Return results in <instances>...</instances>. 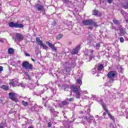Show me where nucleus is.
Listing matches in <instances>:
<instances>
[{"label": "nucleus", "mask_w": 128, "mask_h": 128, "mask_svg": "<svg viewBox=\"0 0 128 128\" xmlns=\"http://www.w3.org/2000/svg\"><path fill=\"white\" fill-rule=\"evenodd\" d=\"M90 52L91 53V54L90 56V60H92V58H94V54H92L94 50H90Z\"/></svg>", "instance_id": "27"}, {"label": "nucleus", "mask_w": 128, "mask_h": 128, "mask_svg": "<svg viewBox=\"0 0 128 128\" xmlns=\"http://www.w3.org/2000/svg\"><path fill=\"white\" fill-rule=\"evenodd\" d=\"M98 115H97V116H96V118H98Z\"/></svg>", "instance_id": "63"}, {"label": "nucleus", "mask_w": 128, "mask_h": 128, "mask_svg": "<svg viewBox=\"0 0 128 128\" xmlns=\"http://www.w3.org/2000/svg\"><path fill=\"white\" fill-rule=\"evenodd\" d=\"M70 88L72 92H74V94H76L75 96L76 98H78V100L80 98L81 96H84V94H88V92L86 90L82 91L80 89V88H78V86H72Z\"/></svg>", "instance_id": "1"}, {"label": "nucleus", "mask_w": 128, "mask_h": 128, "mask_svg": "<svg viewBox=\"0 0 128 128\" xmlns=\"http://www.w3.org/2000/svg\"><path fill=\"white\" fill-rule=\"evenodd\" d=\"M108 2V4H112V0H106Z\"/></svg>", "instance_id": "47"}, {"label": "nucleus", "mask_w": 128, "mask_h": 128, "mask_svg": "<svg viewBox=\"0 0 128 128\" xmlns=\"http://www.w3.org/2000/svg\"><path fill=\"white\" fill-rule=\"evenodd\" d=\"M16 22L14 23V22H10L9 23V26L10 28H16Z\"/></svg>", "instance_id": "22"}, {"label": "nucleus", "mask_w": 128, "mask_h": 128, "mask_svg": "<svg viewBox=\"0 0 128 128\" xmlns=\"http://www.w3.org/2000/svg\"><path fill=\"white\" fill-rule=\"evenodd\" d=\"M4 70V68L2 66H0V72H2Z\"/></svg>", "instance_id": "44"}, {"label": "nucleus", "mask_w": 128, "mask_h": 128, "mask_svg": "<svg viewBox=\"0 0 128 128\" xmlns=\"http://www.w3.org/2000/svg\"><path fill=\"white\" fill-rule=\"evenodd\" d=\"M120 12L124 18H126V16L128 15V14L124 10H120Z\"/></svg>", "instance_id": "24"}, {"label": "nucleus", "mask_w": 128, "mask_h": 128, "mask_svg": "<svg viewBox=\"0 0 128 128\" xmlns=\"http://www.w3.org/2000/svg\"><path fill=\"white\" fill-rule=\"evenodd\" d=\"M66 72H66V69H64V70H62V73L63 74H66Z\"/></svg>", "instance_id": "38"}, {"label": "nucleus", "mask_w": 128, "mask_h": 128, "mask_svg": "<svg viewBox=\"0 0 128 128\" xmlns=\"http://www.w3.org/2000/svg\"><path fill=\"white\" fill-rule=\"evenodd\" d=\"M44 90H40V91L37 90L36 92H34V94H35L36 96H40V94H44Z\"/></svg>", "instance_id": "16"}, {"label": "nucleus", "mask_w": 128, "mask_h": 128, "mask_svg": "<svg viewBox=\"0 0 128 128\" xmlns=\"http://www.w3.org/2000/svg\"><path fill=\"white\" fill-rule=\"evenodd\" d=\"M99 102H100V104L102 106V108L105 110L106 112L108 114L109 118L113 120V122H114L116 120L114 119V116H112V114L108 112V110L106 109V104L104 103V101H102V99H100Z\"/></svg>", "instance_id": "3"}, {"label": "nucleus", "mask_w": 128, "mask_h": 128, "mask_svg": "<svg viewBox=\"0 0 128 128\" xmlns=\"http://www.w3.org/2000/svg\"><path fill=\"white\" fill-rule=\"evenodd\" d=\"M28 128H32V126H30V127H28Z\"/></svg>", "instance_id": "61"}, {"label": "nucleus", "mask_w": 128, "mask_h": 128, "mask_svg": "<svg viewBox=\"0 0 128 128\" xmlns=\"http://www.w3.org/2000/svg\"><path fill=\"white\" fill-rule=\"evenodd\" d=\"M20 86L22 88H26V84L22 82L20 84Z\"/></svg>", "instance_id": "36"}, {"label": "nucleus", "mask_w": 128, "mask_h": 128, "mask_svg": "<svg viewBox=\"0 0 128 128\" xmlns=\"http://www.w3.org/2000/svg\"><path fill=\"white\" fill-rule=\"evenodd\" d=\"M50 113L52 114L54 116H56V114H58V112L54 110V109L52 108H50Z\"/></svg>", "instance_id": "15"}, {"label": "nucleus", "mask_w": 128, "mask_h": 128, "mask_svg": "<svg viewBox=\"0 0 128 128\" xmlns=\"http://www.w3.org/2000/svg\"><path fill=\"white\" fill-rule=\"evenodd\" d=\"M113 22H114V24H118V20H114Z\"/></svg>", "instance_id": "37"}, {"label": "nucleus", "mask_w": 128, "mask_h": 128, "mask_svg": "<svg viewBox=\"0 0 128 128\" xmlns=\"http://www.w3.org/2000/svg\"><path fill=\"white\" fill-rule=\"evenodd\" d=\"M98 11L96 10H94L93 14L94 16H98Z\"/></svg>", "instance_id": "33"}, {"label": "nucleus", "mask_w": 128, "mask_h": 128, "mask_svg": "<svg viewBox=\"0 0 128 128\" xmlns=\"http://www.w3.org/2000/svg\"><path fill=\"white\" fill-rule=\"evenodd\" d=\"M113 92L114 94V98H116V94H118V91L116 89H114L113 90Z\"/></svg>", "instance_id": "28"}, {"label": "nucleus", "mask_w": 128, "mask_h": 128, "mask_svg": "<svg viewBox=\"0 0 128 128\" xmlns=\"http://www.w3.org/2000/svg\"><path fill=\"white\" fill-rule=\"evenodd\" d=\"M32 62H34V61H35L34 59H33V58H32Z\"/></svg>", "instance_id": "57"}, {"label": "nucleus", "mask_w": 128, "mask_h": 128, "mask_svg": "<svg viewBox=\"0 0 128 128\" xmlns=\"http://www.w3.org/2000/svg\"><path fill=\"white\" fill-rule=\"evenodd\" d=\"M124 58H128V56H124Z\"/></svg>", "instance_id": "62"}, {"label": "nucleus", "mask_w": 128, "mask_h": 128, "mask_svg": "<svg viewBox=\"0 0 128 128\" xmlns=\"http://www.w3.org/2000/svg\"><path fill=\"white\" fill-rule=\"evenodd\" d=\"M63 2H64V4H68V0H64Z\"/></svg>", "instance_id": "48"}, {"label": "nucleus", "mask_w": 128, "mask_h": 128, "mask_svg": "<svg viewBox=\"0 0 128 128\" xmlns=\"http://www.w3.org/2000/svg\"><path fill=\"white\" fill-rule=\"evenodd\" d=\"M62 38V34H59L56 36V40H60Z\"/></svg>", "instance_id": "31"}, {"label": "nucleus", "mask_w": 128, "mask_h": 128, "mask_svg": "<svg viewBox=\"0 0 128 128\" xmlns=\"http://www.w3.org/2000/svg\"><path fill=\"white\" fill-rule=\"evenodd\" d=\"M82 24L83 26H98L96 22L92 20H84L82 21Z\"/></svg>", "instance_id": "4"}, {"label": "nucleus", "mask_w": 128, "mask_h": 128, "mask_svg": "<svg viewBox=\"0 0 128 128\" xmlns=\"http://www.w3.org/2000/svg\"><path fill=\"white\" fill-rule=\"evenodd\" d=\"M88 28H89V30H92V26H89Z\"/></svg>", "instance_id": "51"}, {"label": "nucleus", "mask_w": 128, "mask_h": 128, "mask_svg": "<svg viewBox=\"0 0 128 128\" xmlns=\"http://www.w3.org/2000/svg\"><path fill=\"white\" fill-rule=\"evenodd\" d=\"M39 108H42V106H38V105H35L34 106L31 108L32 112H40Z\"/></svg>", "instance_id": "11"}, {"label": "nucleus", "mask_w": 128, "mask_h": 128, "mask_svg": "<svg viewBox=\"0 0 128 128\" xmlns=\"http://www.w3.org/2000/svg\"><path fill=\"white\" fill-rule=\"evenodd\" d=\"M18 82V81H16V80H14V82Z\"/></svg>", "instance_id": "58"}, {"label": "nucleus", "mask_w": 128, "mask_h": 128, "mask_svg": "<svg viewBox=\"0 0 128 128\" xmlns=\"http://www.w3.org/2000/svg\"><path fill=\"white\" fill-rule=\"evenodd\" d=\"M76 2H80V4L82 6H84L86 4V1L85 0H75Z\"/></svg>", "instance_id": "20"}, {"label": "nucleus", "mask_w": 128, "mask_h": 128, "mask_svg": "<svg viewBox=\"0 0 128 128\" xmlns=\"http://www.w3.org/2000/svg\"><path fill=\"white\" fill-rule=\"evenodd\" d=\"M66 128H70V126L68 125L67 126H66Z\"/></svg>", "instance_id": "55"}, {"label": "nucleus", "mask_w": 128, "mask_h": 128, "mask_svg": "<svg viewBox=\"0 0 128 128\" xmlns=\"http://www.w3.org/2000/svg\"><path fill=\"white\" fill-rule=\"evenodd\" d=\"M50 90L53 94H56V89L55 88H50Z\"/></svg>", "instance_id": "23"}, {"label": "nucleus", "mask_w": 128, "mask_h": 128, "mask_svg": "<svg viewBox=\"0 0 128 128\" xmlns=\"http://www.w3.org/2000/svg\"><path fill=\"white\" fill-rule=\"evenodd\" d=\"M97 98H98V97H96V96L94 95V94L92 95L91 99L92 100H96Z\"/></svg>", "instance_id": "29"}, {"label": "nucleus", "mask_w": 128, "mask_h": 128, "mask_svg": "<svg viewBox=\"0 0 128 128\" xmlns=\"http://www.w3.org/2000/svg\"><path fill=\"white\" fill-rule=\"evenodd\" d=\"M106 112L103 113V114H102L103 116H106Z\"/></svg>", "instance_id": "53"}, {"label": "nucleus", "mask_w": 128, "mask_h": 128, "mask_svg": "<svg viewBox=\"0 0 128 128\" xmlns=\"http://www.w3.org/2000/svg\"><path fill=\"white\" fill-rule=\"evenodd\" d=\"M96 68H94L93 70H92V74H96Z\"/></svg>", "instance_id": "39"}, {"label": "nucleus", "mask_w": 128, "mask_h": 128, "mask_svg": "<svg viewBox=\"0 0 128 128\" xmlns=\"http://www.w3.org/2000/svg\"><path fill=\"white\" fill-rule=\"evenodd\" d=\"M24 36L23 34H20V33H16V40H18V42H22L24 40Z\"/></svg>", "instance_id": "8"}, {"label": "nucleus", "mask_w": 128, "mask_h": 128, "mask_svg": "<svg viewBox=\"0 0 128 128\" xmlns=\"http://www.w3.org/2000/svg\"><path fill=\"white\" fill-rule=\"evenodd\" d=\"M36 41L37 42L38 44L40 46H42V48L44 50H48V46L42 44V41L40 40V38H36Z\"/></svg>", "instance_id": "7"}, {"label": "nucleus", "mask_w": 128, "mask_h": 128, "mask_svg": "<svg viewBox=\"0 0 128 128\" xmlns=\"http://www.w3.org/2000/svg\"><path fill=\"white\" fill-rule=\"evenodd\" d=\"M110 128H114V126H112V124L110 123Z\"/></svg>", "instance_id": "49"}, {"label": "nucleus", "mask_w": 128, "mask_h": 128, "mask_svg": "<svg viewBox=\"0 0 128 128\" xmlns=\"http://www.w3.org/2000/svg\"><path fill=\"white\" fill-rule=\"evenodd\" d=\"M14 80H16V82H18V79L12 80V82L10 83V84L12 86H16V84L14 83Z\"/></svg>", "instance_id": "26"}, {"label": "nucleus", "mask_w": 128, "mask_h": 128, "mask_svg": "<svg viewBox=\"0 0 128 128\" xmlns=\"http://www.w3.org/2000/svg\"><path fill=\"white\" fill-rule=\"evenodd\" d=\"M104 92H105V94L106 96H110V91H108V90H105Z\"/></svg>", "instance_id": "30"}, {"label": "nucleus", "mask_w": 128, "mask_h": 128, "mask_svg": "<svg viewBox=\"0 0 128 128\" xmlns=\"http://www.w3.org/2000/svg\"><path fill=\"white\" fill-rule=\"evenodd\" d=\"M22 66L25 70H32V64H30V62L28 61L24 62L22 63Z\"/></svg>", "instance_id": "5"}, {"label": "nucleus", "mask_w": 128, "mask_h": 128, "mask_svg": "<svg viewBox=\"0 0 128 128\" xmlns=\"http://www.w3.org/2000/svg\"><path fill=\"white\" fill-rule=\"evenodd\" d=\"M80 46H77L76 48H75L74 49H73L72 51V54H76L78 52V50H80Z\"/></svg>", "instance_id": "13"}, {"label": "nucleus", "mask_w": 128, "mask_h": 128, "mask_svg": "<svg viewBox=\"0 0 128 128\" xmlns=\"http://www.w3.org/2000/svg\"><path fill=\"white\" fill-rule=\"evenodd\" d=\"M120 42H124V38L122 37H121L120 38Z\"/></svg>", "instance_id": "41"}, {"label": "nucleus", "mask_w": 128, "mask_h": 128, "mask_svg": "<svg viewBox=\"0 0 128 128\" xmlns=\"http://www.w3.org/2000/svg\"><path fill=\"white\" fill-rule=\"evenodd\" d=\"M56 102H58V100H56Z\"/></svg>", "instance_id": "64"}, {"label": "nucleus", "mask_w": 128, "mask_h": 128, "mask_svg": "<svg viewBox=\"0 0 128 128\" xmlns=\"http://www.w3.org/2000/svg\"><path fill=\"white\" fill-rule=\"evenodd\" d=\"M0 42H4V39H0Z\"/></svg>", "instance_id": "52"}, {"label": "nucleus", "mask_w": 128, "mask_h": 128, "mask_svg": "<svg viewBox=\"0 0 128 128\" xmlns=\"http://www.w3.org/2000/svg\"><path fill=\"white\" fill-rule=\"evenodd\" d=\"M35 8H36V10H38L39 12H42V10H44L43 5L38 4H37L35 5Z\"/></svg>", "instance_id": "12"}, {"label": "nucleus", "mask_w": 128, "mask_h": 128, "mask_svg": "<svg viewBox=\"0 0 128 128\" xmlns=\"http://www.w3.org/2000/svg\"><path fill=\"white\" fill-rule=\"evenodd\" d=\"M27 76H28V79L29 80H32V78L30 76L29 74H28Z\"/></svg>", "instance_id": "45"}, {"label": "nucleus", "mask_w": 128, "mask_h": 128, "mask_svg": "<svg viewBox=\"0 0 128 128\" xmlns=\"http://www.w3.org/2000/svg\"><path fill=\"white\" fill-rule=\"evenodd\" d=\"M120 72L121 74H124V68L122 66H120Z\"/></svg>", "instance_id": "40"}, {"label": "nucleus", "mask_w": 128, "mask_h": 128, "mask_svg": "<svg viewBox=\"0 0 128 128\" xmlns=\"http://www.w3.org/2000/svg\"><path fill=\"white\" fill-rule=\"evenodd\" d=\"M100 44H99V43H98L96 44V48H100Z\"/></svg>", "instance_id": "46"}, {"label": "nucleus", "mask_w": 128, "mask_h": 128, "mask_svg": "<svg viewBox=\"0 0 128 128\" xmlns=\"http://www.w3.org/2000/svg\"><path fill=\"white\" fill-rule=\"evenodd\" d=\"M68 100H65L62 101L60 104H59L60 108H62V106H68V102H66Z\"/></svg>", "instance_id": "14"}, {"label": "nucleus", "mask_w": 128, "mask_h": 128, "mask_svg": "<svg viewBox=\"0 0 128 128\" xmlns=\"http://www.w3.org/2000/svg\"><path fill=\"white\" fill-rule=\"evenodd\" d=\"M44 106H46V103L44 104Z\"/></svg>", "instance_id": "60"}, {"label": "nucleus", "mask_w": 128, "mask_h": 128, "mask_svg": "<svg viewBox=\"0 0 128 128\" xmlns=\"http://www.w3.org/2000/svg\"><path fill=\"white\" fill-rule=\"evenodd\" d=\"M122 6L123 8H124L125 10H128V1H126V2L123 3L122 4Z\"/></svg>", "instance_id": "18"}, {"label": "nucleus", "mask_w": 128, "mask_h": 128, "mask_svg": "<svg viewBox=\"0 0 128 128\" xmlns=\"http://www.w3.org/2000/svg\"><path fill=\"white\" fill-rule=\"evenodd\" d=\"M77 82L78 84H80V86H82V80L80 79H78Z\"/></svg>", "instance_id": "34"}, {"label": "nucleus", "mask_w": 128, "mask_h": 128, "mask_svg": "<svg viewBox=\"0 0 128 128\" xmlns=\"http://www.w3.org/2000/svg\"><path fill=\"white\" fill-rule=\"evenodd\" d=\"M9 98L10 100H13L14 102H18V99L16 98V93L10 92L9 94Z\"/></svg>", "instance_id": "6"}, {"label": "nucleus", "mask_w": 128, "mask_h": 128, "mask_svg": "<svg viewBox=\"0 0 128 128\" xmlns=\"http://www.w3.org/2000/svg\"><path fill=\"white\" fill-rule=\"evenodd\" d=\"M24 28V24L16 22V28Z\"/></svg>", "instance_id": "19"}, {"label": "nucleus", "mask_w": 128, "mask_h": 128, "mask_svg": "<svg viewBox=\"0 0 128 128\" xmlns=\"http://www.w3.org/2000/svg\"><path fill=\"white\" fill-rule=\"evenodd\" d=\"M46 44L50 48H52V50H54V52H56L57 48L56 47L54 46V44H52L50 43V42H46Z\"/></svg>", "instance_id": "10"}, {"label": "nucleus", "mask_w": 128, "mask_h": 128, "mask_svg": "<svg viewBox=\"0 0 128 128\" xmlns=\"http://www.w3.org/2000/svg\"><path fill=\"white\" fill-rule=\"evenodd\" d=\"M70 2H72V0H70Z\"/></svg>", "instance_id": "59"}, {"label": "nucleus", "mask_w": 128, "mask_h": 128, "mask_svg": "<svg viewBox=\"0 0 128 128\" xmlns=\"http://www.w3.org/2000/svg\"><path fill=\"white\" fill-rule=\"evenodd\" d=\"M66 100H68V102H74V98H72L68 99V98H66Z\"/></svg>", "instance_id": "35"}, {"label": "nucleus", "mask_w": 128, "mask_h": 128, "mask_svg": "<svg viewBox=\"0 0 128 128\" xmlns=\"http://www.w3.org/2000/svg\"><path fill=\"white\" fill-rule=\"evenodd\" d=\"M25 54H26V56H30V54H28V53H26Z\"/></svg>", "instance_id": "50"}, {"label": "nucleus", "mask_w": 128, "mask_h": 128, "mask_svg": "<svg viewBox=\"0 0 128 128\" xmlns=\"http://www.w3.org/2000/svg\"><path fill=\"white\" fill-rule=\"evenodd\" d=\"M84 119L87 120V122H89V124H90V122H92V120H94V116H90L89 118H88V117H85Z\"/></svg>", "instance_id": "17"}, {"label": "nucleus", "mask_w": 128, "mask_h": 128, "mask_svg": "<svg viewBox=\"0 0 128 128\" xmlns=\"http://www.w3.org/2000/svg\"><path fill=\"white\" fill-rule=\"evenodd\" d=\"M1 88H2V90H8V86L3 85L1 86Z\"/></svg>", "instance_id": "25"}, {"label": "nucleus", "mask_w": 128, "mask_h": 128, "mask_svg": "<svg viewBox=\"0 0 128 128\" xmlns=\"http://www.w3.org/2000/svg\"><path fill=\"white\" fill-rule=\"evenodd\" d=\"M43 100H44V102H48V97L46 98H42Z\"/></svg>", "instance_id": "42"}, {"label": "nucleus", "mask_w": 128, "mask_h": 128, "mask_svg": "<svg viewBox=\"0 0 128 128\" xmlns=\"http://www.w3.org/2000/svg\"><path fill=\"white\" fill-rule=\"evenodd\" d=\"M22 106H28V102H24V100L22 102Z\"/></svg>", "instance_id": "32"}, {"label": "nucleus", "mask_w": 128, "mask_h": 128, "mask_svg": "<svg viewBox=\"0 0 128 128\" xmlns=\"http://www.w3.org/2000/svg\"><path fill=\"white\" fill-rule=\"evenodd\" d=\"M118 76V73L116 71H110L108 72L107 76L110 82H114V78Z\"/></svg>", "instance_id": "2"}, {"label": "nucleus", "mask_w": 128, "mask_h": 128, "mask_svg": "<svg viewBox=\"0 0 128 128\" xmlns=\"http://www.w3.org/2000/svg\"><path fill=\"white\" fill-rule=\"evenodd\" d=\"M0 128H4V126H0Z\"/></svg>", "instance_id": "56"}, {"label": "nucleus", "mask_w": 128, "mask_h": 128, "mask_svg": "<svg viewBox=\"0 0 128 128\" xmlns=\"http://www.w3.org/2000/svg\"><path fill=\"white\" fill-rule=\"evenodd\" d=\"M104 66H106V61L102 62V63L98 66V72H101L102 70V68H104Z\"/></svg>", "instance_id": "9"}, {"label": "nucleus", "mask_w": 128, "mask_h": 128, "mask_svg": "<svg viewBox=\"0 0 128 128\" xmlns=\"http://www.w3.org/2000/svg\"><path fill=\"white\" fill-rule=\"evenodd\" d=\"M93 122H94V124H96V120H94Z\"/></svg>", "instance_id": "54"}, {"label": "nucleus", "mask_w": 128, "mask_h": 128, "mask_svg": "<svg viewBox=\"0 0 128 128\" xmlns=\"http://www.w3.org/2000/svg\"><path fill=\"white\" fill-rule=\"evenodd\" d=\"M52 126V123L50 122H49L48 123V128H50Z\"/></svg>", "instance_id": "43"}, {"label": "nucleus", "mask_w": 128, "mask_h": 128, "mask_svg": "<svg viewBox=\"0 0 128 128\" xmlns=\"http://www.w3.org/2000/svg\"><path fill=\"white\" fill-rule=\"evenodd\" d=\"M14 52V48H9L8 49V54H12Z\"/></svg>", "instance_id": "21"}]
</instances>
